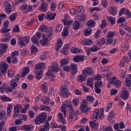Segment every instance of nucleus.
Masks as SVG:
<instances>
[{
	"mask_svg": "<svg viewBox=\"0 0 131 131\" xmlns=\"http://www.w3.org/2000/svg\"><path fill=\"white\" fill-rule=\"evenodd\" d=\"M114 85L116 86V88H121V81H120V80H117L115 82Z\"/></svg>",
	"mask_w": 131,
	"mask_h": 131,
	"instance_id": "603ef678",
	"label": "nucleus"
},
{
	"mask_svg": "<svg viewBox=\"0 0 131 131\" xmlns=\"http://www.w3.org/2000/svg\"><path fill=\"white\" fill-rule=\"evenodd\" d=\"M71 52L74 54H78V53H80V50H79L78 48L73 47L71 49Z\"/></svg>",
	"mask_w": 131,
	"mask_h": 131,
	"instance_id": "de8ad7c7",
	"label": "nucleus"
},
{
	"mask_svg": "<svg viewBox=\"0 0 131 131\" xmlns=\"http://www.w3.org/2000/svg\"><path fill=\"white\" fill-rule=\"evenodd\" d=\"M68 33H69V31L67 30H63V32L61 33V35H62V36L63 37H66V36H67V35H68Z\"/></svg>",
	"mask_w": 131,
	"mask_h": 131,
	"instance_id": "13d9d810",
	"label": "nucleus"
},
{
	"mask_svg": "<svg viewBox=\"0 0 131 131\" xmlns=\"http://www.w3.org/2000/svg\"><path fill=\"white\" fill-rule=\"evenodd\" d=\"M95 101V98L93 96H89L85 98V100H82L81 102L80 108L77 111V113L81 111V113H88L91 111V108L88 107V102L93 103Z\"/></svg>",
	"mask_w": 131,
	"mask_h": 131,
	"instance_id": "f257e3e1",
	"label": "nucleus"
},
{
	"mask_svg": "<svg viewBox=\"0 0 131 131\" xmlns=\"http://www.w3.org/2000/svg\"><path fill=\"white\" fill-rule=\"evenodd\" d=\"M58 122H61L62 124H66V120L64 119V116L62 113H59V114H58Z\"/></svg>",
	"mask_w": 131,
	"mask_h": 131,
	"instance_id": "dca6fc26",
	"label": "nucleus"
},
{
	"mask_svg": "<svg viewBox=\"0 0 131 131\" xmlns=\"http://www.w3.org/2000/svg\"><path fill=\"white\" fill-rule=\"evenodd\" d=\"M74 62L75 63H78V62H82V61H84V56L82 55H76L73 58Z\"/></svg>",
	"mask_w": 131,
	"mask_h": 131,
	"instance_id": "2eb2a0df",
	"label": "nucleus"
},
{
	"mask_svg": "<svg viewBox=\"0 0 131 131\" xmlns=\"http://www.w3.org/2000/svg\"><path fill=\"white\" fill-rule=\"evenodd\" d=\"M17 81L15 80V79H12L10 81V88L14 89L17 86Z\"/></svg>",
	"mask_w": 131,
	"mask_h": 131,
	"instance_id": "cd10ccee",
	"label": "nucleus"
},
{
	"mask_svg": "<svg viewBox=\"0 0 131 131\" xmlns=\"http://www.w3.org/2000/svg\"><path fill=\"white\" fill-rule=\"evenodd\" d=\"M24 129L27 131H32L33 130V127L29 125H26L24 126Z\"/></svg>",
	"mask_w": 131,
	"mask_h": 131,
	"instance_id": "a19ab883",
	"label": "nucleus"
},
{
	"mask_svg": "<svg viewBox=\"0 0 131 131\" xmlns=\"http://www.w3.org/2000/svg\"><path fill=\"white\" fill-rule=\"evenodd\" d=\"M116 115L114 114V111H111L110 113V114L108 116V118H114V117H115Z\"/></svg>",
	"mask_w": 131,
	"mask_h": 131,
	"instance_id": "774afa93",
	"label": "nucleus"
},
{
	"mask_svg": "<svg viewBox=\"0 0 131 131\" xmlns=\"http://www.w3.org/2000/svg\"><path fill=\"white\" fill-rule=\"evenodd\" d=\"M82 90L84 93H89L90 90L88 89L86 86L84 84L82 85Z\"/></svg>",
	"mask_w": 131,
	"mask_h": 131,
	"instance_id": "4d7b16f0",
	"label": "nucleus"
},
{
	"mask_svg": "<svg viewBox=\"0 0 131 131\" xmlns=\"http://www.w3.org/2000/svg\"><path fill=\"white\" fill-rule=\"evenodd\" d=\"M45 67H46V64L43 62L37 64L35 66V71H36V70H40L41 69H43Z\"/></svg>",
	"mask_w": 131,
	"mask_h": 131,
	"instance_id": "4be33fe9",
	"label": "nucleus"
},
{
	"mask_svg": "<svg viewBox=\"0 0 131 131\" xmlns=\"http://www.w3.org/2000/svg\"><path fill=\"white\" fill-rule=\"evenodd\" d=\"M115 35V32H109L107 34V39H106L108 45H110L113 41V37Z\"/></svg>",
	"mask_w": 131,
	"mask_h": 131,
	"instance_id": "1a4fd4ad",
	"label": "nucleus"
},
{
	"mask_svg": "<svg viewBox=\"0 0 131 131\" xmlns=\"http://www.w3.org/2000/svg\"><path fill=\"white\" fill-rule=\"evenodd\" d=\"M73 104L74 106H77L79 103V99L78 98L74 99L72 100Z\"/></svg>",
	"mask_w": 131,
	"mask_h": 131,
	"instance_id": "bf43d9fd",
	"label": "nucleus"
},
{
	"mask_svg": "<svg viewBox=\"0 0 131 131\" xmlns=\"http://www.w3.org/2000/svg\"><path fill=\"white\" fill-rule=\"evenodd\" d=\"M29 73V68L27 67H24L21 69V77H24Z\"/></svg>",
	"mask_w": 131,
	"mask_h": 131,
	"instance_id": "f3484780",
	"label": "nucleus"
},
{
	"mask_svg": "<svg viewBox=\"0 0 131 131\" xmlns=\"http://www.w3.org/2000/svg\"><path fill=\"white\" fill-rule=\"evenodd\" d=\"M124 28L125 30H126L127 31H128L127 33H128V35H131V29H130V28H129L128 26H125V27H124Z\"/></svg>",
	"mask_w": 131,
	"mask_h": 131,
	"instance_id": "69168bd1",
	"label": "nucleus"
},
{
	"mask_svg": "<svg viewBox=\"0 0 131 131\" xmlns=\"http://www.w3.org/2000/svg\"><path fill=\"white\" fill-rule=\"evenodd\" d=\"M86 24L89 27H94L95 26L96 23H95V21L90 19L86 22Z\"/></svg>",
	"mask_w": 131,
	"mask_h": 131,
	"instance_id": "f704fd0d",
	"label": "nucleus"
},
{
	"mask_svg": "<svg viewBox=\"0 0 131 131\" xmlns=\"http://www.w3.org/2000/svg\"><path fill=\"white\" fill-rule=\"evenodd\" d=\"M5 8V12L6 14H11L12 13V9L11 8V4L9 2H5L4 4Z\"/></svg>",
	"mask_w": 131,
	"mask_h": 131,
	"instance_id": "9b49d317",
	"label": "nucleus"
},
{
	"mask_svg": "<svg viewBox=\"0 0 131 131\" xmlns=\"http://www.w3.org/2000/svg\"><path fill=\"white\" fill-rule=\"evenodd\" d=\"M94 83V79L93 78H89L87 79V85L88 86H90L91 88V89H93L94 88V85L93 84Z\"/></svg>",
	"mask_w": 131,
	"mask_h": 131,
	"instance_id": "393cba45",
	"label": "nucleus"
},
{
	"mask_svg": "<svg viewBox=\"0 0 131 131\" xmlns=\"http://www.w3.org/2000/svg\"><path fill=\"white\" fill-rule=\"evenodd\" d=\"M8 49V44L7 43H1L0 44V50L6 52V50Z\"/></svg>",
	"mask_w": 131,
	"mask_h": 131,
	"instance_id": "ea45409f",
	"label": "nucleus"
},
{
	"mask_svg": "<svg viewBox=\"0 0 131 131\" xmlns=\"http://www.w3.org/2000/svg\"><path fill=\"white\" fill-rule=\"evenodd\" d=\"M100 35H101V30H98L97 32H96L94 36L95 38H99V37H100Z\"/></svg>",
	"mask_w": 131,
	"mask_h": 131,
	"instance_id": "052dcab7",
	"label": "nucleus"
},
{
	"mask_svg": "<svg viewBox=\"0 0 131 131\" xmlns=\"http://www.w3.org/2000/svg\"><path fill=\"white\" fill-rule=\"evenodd\" d=\"M59 69H60V68L58 67L57 62H53L52 65L49 68L48 74L51 75L52 74V72H55V73H57L59 72Z\"/></svg>",
	"mask_w": 131,
	"mask_h": 131,
	"instance_id": "20e7f679",
	"label": "nucleus"
},
{
	"mask_svg": "<svg viewBox=\"0 0 131 131\" xmlns=\"http://www.w3.org/2000/svg\"><path fill=\"white\" fill-rule=\"evenodd\" d=\"M8 75L9 77H12L14 76V72L12 70H9L8 72Z\"/></svg>",
	"mask_w": 131,
	"mask_h": 131,
	"instance_id": "e2e57ef3",
	"label": "nucleus"
},
{
	"mask_svg": "<svg viewBox=\"0 0 131 131\" xmlns=\"http://www.w3.org/2000/svg\"><path fill=\"white\" fill-rule=\"evenodd\" d=\"M17 14L16 13H12L11 15L9 16V19L11 21V22H14L15 20H16V18H17Z\"/></svg>",
	"mask_w": 131,
	"mask_h": 131,
	"instance_id": "58836bf2",
	"label": "nucleus"
},
{
	"mask_svg": "<svg viewBox=\"0 0 131 131\" xmlns=\"http://www.w3.org/2000/svg\"><path fill=\"white\" fill-rule=\"evenodd\" d=\"M84 35L86 36H89L92 33V29L91 28H88L87 29H85L83 31Z\"/></svg>",
	"mask_w": 131,
	"mask_h": 131,
	"instance_id": "473e14b6",
	"label": "nucleus"
},
{
	"mask_svg": "<svg viewBox=\"0 0 131 131\" xmlns=\"http://www.w3.org/2000/svg\"><path fill=\"white\" fill-rule=\"evenodd\" d=\"M29 115L30 116V118L32 119V118H34L35 114L33 111H30L29 112Z\"/></svg>",
	"mask_w": 131,
	"mask_h": 131,
	"instance_id": "680f3d73",
	"label": "nucleus"
},
{
	"mask_svg": "<svg viewBox=\"0 0 131 131\" xmlns=\"http://www.w3.org/2000/svg\"><path fill=\"white\" fill-rule=\"evenodd\" d=\"M128 95H129V92L127 90H123L120 97L123 100H126L128 98Z\"/></svg>",
	"mask_w": 131,
	"mask_h": 131,
	"instance_id": "a211bd4d",
	"label": "nucleus"
},
{
	"mask_svg": "<svg viewBox=\"0 0 131 131\" xmlns=\"http://www.w3.org/2000/svg\"><path fill=\"white\" fill-rule=\"evenodd\" d=\"M83 75H85V76H88V75H92V74H94V71H93V69L91 67L85 68L82 71Z\"/></svg>",
	"mask_w": 131,
	"mask_h": 131,
	"instance_id": "6e6552de",
	"label": "nucleus"
},
{
	"mask_svg": "<svg viewBox=\"0 0 131 131\" xmlns=\"http://www.w3.org/2000/svg\"><path fill=\"white\" fill-rule=\"evenodd\" d=\"M108 11L111 12L113 16H115L117 14V9L115 7H108Z\"/></svg>",
	"mask_w": 131,
	"mask_h": 131,
	"instance_id": "bb28decb",
	"label": "nucleus"
},
{
	"mask_svg": "<svg viewBox=\"0 0 131 131\" xmlns=\"http://www.w3.org/2000/svg\"><path fill=\"white\" fill-rule=\"evenodd\" d=\"M62 28H63V25L62 24H59L56 27V30L57 32H59L62 30Z\"/></svg>",
	"mask_w": 131,
	"mask_h": 131,
	"instance_id": "5fc2aeb1",
	"label": "nucleus"
},
{
	"mask_svg": "<svg viewBox=\"0 0 131 131\" xmlns=\"http://www.w3.org/2000/svg\"><path fill=\"white\" fill-rule=\"evenodd\" d=\"M12 64H14V65H16L17 64V62H18V58L16 57H12Z\"/></svg>",
	"mask_w": 131,
	"mask_h": 131,
	"instance_id": "338daca9",
	"label": "nucleus"
},
{
	"mask_svg": "<svg viewBox=\"0 0 131 131\" xmlns=\"http://www.w3.org/2000/svg\"><path fill=\"white\" fill-rule=\"evenodd\" d=\"M40 88L42 90L43 94H48V85L47 83H43L41 85Z\"/></svg>",
	"mask_w": 131,
	"mask_h": 131,
	"instance_id": "a878e982",
	"label": "nucleus"
},
{
	"mask_svg": "<svg viewBox=\"0 0 131 131\" xmlns=\"http://www.w3.org/2000/svg\"><path fill=\"white\" fill-rule=\"evenodd\" d=\"M13 32H19L20 31V28L18 25H16L14 26L13 29Z\"/></svg>",
	"mask_w": 131,
	"mask_h": 131,
	"instance_id": "6e6d98bb",
	"label": "nucleus"
},
{
	"mask_svg": "<svg viewBox=\"0 0 131 131\" xmlns=\"http://www.w3.org/2000/svg\"><path fill=\"white\" fill-rule=\"evenodd\" d=\"M68 50H69V44H66L60 50V53L62 55L66 56L67 55H68Z\"/></svg>",
	"mask_w": 131,
	"mask_h": 131,
	"instance_id": "4468645a",
	"label": "nucleus"
},
{
	"mask_svg": "<svg viewBox=\"0 0 131 131\" xmlns=\"http://www.w3.org/2000/svg\"><path fill=\"white\" fill-rule=\"evenodd\" d=\"M107 19L109 22H111L112 25H114L115 24V18L108 16H107Z\"/></svg>",
	"mask_w": 131,
	"mask_h": 131,
	"instance_id": "c9c22d12",
	"label": "nucleus"
},
{
	"mask_svg": "<svg viewBox=\"0 0 131 131\" xmlns=\"http://www.w3.org/2000/svg\"><path fill=\"white\" fill-rule=\"evenodd\" d=\"M9 27V20H6L3 24V27L1 29V31L3 33H6L11 30V29H7Z\"/></svg>",
	"mask_w": 131,
	"mask_h": 131,
	"instance_id": "9d476101",
	"label": "nucleus"
},
{
	"mask_svg": "<svg viewBox=\"0 0 131 131\" xmlns=\"http://www.w3.org/2000/svg\"><path fill=\"white\" fill-rule=\"evenodd\" d=\"M90 125L91 128H93L95 130H97L98 127H99V124L95 122H90Z\"/></svg>",
	"mask_w": 131,
	"mask_h": 131,
	"instance_id": "b1692460",
	"label": "nucleus"
},
{
	"mask_svg": "<svg viewBox=\"0 0 131 131\" xmlns=\"http://www.w3.org/2000/svg\"><path fill=\"white\" fill-rule=\"evenodd\" d=\"M78 19L79 21H81L82 22L83 21H85V19H86L85 14H82L81 15H78Z\"/></svg>",
	"mask_w": 131,
	"mask_h": 131,
	"instance_id": "37998d69",
	"label": "nucleus"
},
{
	"mask_svg": "<svg viewBox=\"0 0 131 131\" xmlns=\"http://www.w3.org/2000/svg\"><path fill=\"white\" fill-rule=\"evenodd\" d=\"M60 96L61 97H63V98H68L71 93L68 89L67 88V85L63 84L62 86H60Z\"/></svg>",
	"mask_w": 131,
	"mask_h": 131,
	"instance_id": "7ed1b4c3",
	"label": "nucleus"
},
{
	"mask_svg": "<svg viewBox=\"0 0 131 131\" xmlns=\"http://www.w3.org/2000/svg\"><path fill=\"white\" fill-rule=\"evenodd\" d=\"M31 52L32 54H34V53H36L37 52V48L35 47L34 45H32L31 46Z\"/></svg>",
	"mask_w": 131,
	"mask_h": 131,
	"instance_id": "8fccbe9b",
	"label": "nucleus"
},
{
	"mask_svg": "<svg viewBox=\"0 0 131 131\" xmlns=\"http://www.w3.org/2000/svg\"><path fill=\"white\" fill-rule=\"evenodd\" d=\"M126 78L127 79L126 80V83H127V85L128 86H129L131 83V74L129 75L128 76H127Z\"/></svg>",
	"mask_w": 131,
	"mask_h": 131,
	"instance_id": "c03bdc74",
	"label": "nucleus"
},
{
	"mask_svg": "<svg viewBox=\"0 0 131 131\" xmlns=\"http://www.w3.org/2000/svg\"><path fill=\"white\" fill-rule=\"evenodd\" d=\"M71 67V72L72 75H75L78 71V69H77V65L76 64H71L70 65Z\"/></svg>",
	"mask_w": 131,
	"mask_h": 131,
	"instance_id": "ddd939ff",
	"label": "nucleus"
},
{
	"mask_svg": "<svg viewBox=\"0 0 131 131\" xmlns=\"http://www.w3.org/2000/svg\"><path fill=\"white\" fill-rule=\"evenodd\" d=\"M106 26H107V21H106V20L103 19L102 20L100 28L103 29L106 27Z\"/></svg>",
	"mask_w": 131,
	"mask_h": 131,
	"instance_id": "864d4df0",
	"label": "nucleus"
},
{
	"mask_svg": "<svg viewBox=\"0 0 131 131\" xmlns=\"http://www.w3.org/2000/svg\"><path fill=\"white\" fill-rule=\"evenodd\" d=\"M69 111H70V113H69V118H70V119H73V117L74 116V115L75 114V113H74V109L73 108H71V110H69Z\"/></svg>",
	"mask_w": 131,
	"mask_h": 131,
	"instance_id": "4c0bfd02",
	"label": "nucleus"
},
{
	"mask_svg": "<svg viewBox=\"0 0 131 131\" xmlns=\"http://www.w3.org/2000/svg\"><path fill=\"white\" fill-rule=\"evenodd\" d=\"M66 18H68V15H66L64 16V19H62V22H63L64 25L68 26L69 25H72V23H73V20H67Z\"/></svg>",
	"mask_w": 131,
	"mask_h": 131,
	"instance_id": "6ab92c4d",
	"label": "nucleus"
},
{
	"mask_svg": "<svg viewBox=\"0 0 131 131\" xmlns=\"http://www.w3.org/2000/svg\"><path fill=\"white\" fill-rule=\"evenodd\" d=\"M40 43L42 46H47L49 43V39L47 38H43L40 40Z\"/></svg>",
	"mask_w": 131,
	"mask_h": 131,
	"instance_id": "e433bc0d",
	"label": "nucleus"
},
{
	"mask_svg": "<svg viewBox=\"0 0 131 131\" xmlns=\"http://www.w3.org/2000/svg\"><path fill=\"white\" fill-rule=\"evenodd\" d=\"M47 117H48V115L46 113H42L39 116H36L34 118L35 124L39 125L40 123H43L46 121Z\"/></svg>",
	"mask_w": 131,
	"mask_h": 131,
	"instance_id": "f03ea898",
	"label": "nucleus"
},
{
	"mask_svg": "<svg viewBox=\"0 0 131 131\" xmlns=\"http://www.w3.org/2000/svg\"><path fill=\"white\" fill-rule=\"evenodd\" d=\"M21 109H22V106L21 104H16L14 106L13 111L14 113H19V112Z\"/></svg>",
	"mask_w": 131,
	"mask_h": 131,
	"instance_id": "5701e85b",
	"label": "nucleus"
},
{
	"mask_svg": "<svg viewBox=\"0 0 131 131\" xmlns=\"http://www.w3.org/2000/svg\"><path fill=\"white\" fill-rule=\"evenodd\" d=\"M67 108H69V110L73 108V105L71 104V101H65L64 102H63L61 107L62 111H64V110L67 109Z\"/></svg>",
	"mask_w": 131,
	"mask_h": 131,
	"instance_id": "423d86ee",
	"label": "nucleus"
},
{
	"mask_svg": "<svg viewBox=\"0 0 131 131\" xmlns=\"http://www.w3.org/2000/svg\"><path fill=\"white\" fill-rule=\"evenodd\" d=\"M2 101L3 102H11L12 99L7 97V96H3L1 98Z\"/></svg>",
	"mask_w": 131,
	"mask_h": 131,
	"instance_id": "a18cd8bd",
	"label": "nucleus"
},
{
	"mask_svg": "<svg viewBox=\"0 0 131 131\" xmlns=\"http://www.w3.org/2000/svg\"><path fill=\"white\" fill-rule=\"evenodd\" d=\"M96 43L97 46H103L105 43V38H102L99 39L96 41Z\"/></svg>",
	"mask_w": 131,
	"mask_h": 131,
	"instance_id": "2f4dec72",
	"label": "nucleus"
},
{
	"mask_svg": "<svg viewBox=\"0 0 131 131\" xmlns=\"http://www.w3.org/2000/svg\"><path fill=\"white\" fill-rule=\"evenodd\" d=\"M48 5L47 2L42 3L38 8V10L41 11V12H47L48 11Z\"/></svg>",
	"mask_w": 131,
	"mask_h": 131,
	"instance_id": "f8f14e48",
	"label": "nucleus"
},
{
	"mask_svg": "<svg viewBox=\"0 0 131 131\" xmlns=\"http://www.w3.org/2000/svg\"><path fill=\"white\" fill-rule=\"evenodd\" d=\"M68 64V60L67 59H62L60 60V67H62L64 65H67Z\"/></svg>",
	"mask_w": 131,
	"mask_h": 131,
	"instance_id": "09e8293b",
	"label": "nucleus"
},
{
	"mask_svg": "<svg viewBox=\"0 0 131 131\" xmlns=\"http://www.w3.org/2000/svg\"><path fill=\"white\" fill-rule=\"evenodd\" d=\"M39 31H42L43 32H48V26H41L39 28Z\"/></svg>",
	"mask_w": 131,
	"mask_h": 131,
	"instance_id": "79ce46f5",
	"label": "nucleus"
},
{
	"mask_svg": "<svg viewBox=\"0 0 131 131\" xmlns=\"http://www.w3.org/2000/svg\"><path fill=\"white\" fill-rule=\"evenodd\" d=\"M42 75V71H37L35 75V78L37 80H39L41 78Z\"/></svg>",
	"mask_w": 131,
	"mask_h": 131,
	"instance_id": "72a5a7b5",
	"label": "nucleus"
},
{
	"mask_svg": "<svg viewBox=\"0 0 131 131\" xmlns=\"http://www.w3.org/2000/svg\"><path fill=\"white\" fill-rule=\"evenodd\" d=\"M63 46V42H62V40H58L56 43L55 50L56 52H59L61 49V47Z\"/></svg>",
	"mask_w": 131,
	"mask_h": 131,
	"instance_id": "412c9836",
	"label": "nucleus"
},
{
	"mask_svg": "<svg viewBox=\"0 0 131 131\" xmlns=\"http://www.w3.org/2000/svg\"><path fill=\"white\" fill-rule=\"evenodd\" d=\"M6 115V113L4 111H0V120H2L5 117Z\"/></svg>",
	"mask_w": 131,
	"mask_h": 131,
	"instance_id": "0e129e2a",
	"label": "nucleus"
},
{
	"mask_svg": "<svg viewBox=\"0 0 131 131\" xmlns=\"http://www.w3.org/2000/svg\"><path fill=\"white\" fill-rule=\"evenodd\" d=\"M99 115H100V111H99V109H96V110L94 112V114L93 115L94 121H96V120L98 119Z\"/></svg>",
	"mask_w": 131,
	"mask_h": 131,
	"instance_id": "c85d7f7f",
	"label": "nucleus"
},
{
	"mask_svg": "<svg viewBox=\"0 0 131 131\" xmlns=\"http://www.w3.org/2000/svg\"><path fill=\"white\" fill-rule=\"evenodd\" d=\"M77 80L79 82H83V81L86 80V77L82 74H79L77 76Z\"/></svg>",
	"mask_w": 131,
	"mask_h": 131,
	"instance_id": "aec40b11",
	"label": "nucleus"
},
{
	"mask_svg": "<svg viewBox=\"0 0 131 131\" xmlns=\"http://www.w3.org/2000/svg\"><path fill=\"white\" fill-rule=\"evenodd\" d=\"M127 9L125 8H122L120 12H119V15L120 16H121V15H122L123 13L124 14H126V13H127Z\"/></svg>",
	"mask_w": 131,
	"mask_h": 131,
	"instance_id": "3c124183",
	"label": "nucleus"
},
{
	"mask_svg": "<svg viewBox=\"0 0 131 131\" xmlns=\"http://www.w3.org/2000/svg\"><path fill=\"white\" fill-rule=\"evenodd\" d=\"M80 22L78 21H75L74 23L73 24V29L75 30H77L79 28V27L80 26Z\"/></svg>",
	"mask_w": 131,
	"mask_h": 131,
	"instance_id": "c756f323",
	"label": "nucleus"
},
{
	"mask_svg": "<svg viewBox=\"0 0 131 131\" xmlns=\"http://www.w3.org/2000/svg\"><path fill=\"white\" fill-rule=\"evenodd\" d=\"M31 40L33 41L34 45H36V46L38 45V39L36 37L33 36L31 38Z\"/></svg>",
	"mask_w": 131,
	"mask_h": 131,
	"instance_id": "49530a36",
	"label": "nucleus"
},
{
	"mask_svg": "<svg viewBox=\"0 0 131 131\" xmlns=\"http://www.w3.org/2000/svg\"><path fill=\"white\" fill-rule=\"evenodd\" d=\"M9 68V65L6 63V62H3V63L0 64V71L3 75H6L7 74V71Z\"/></svg>",
	"mask_w": 131,
	"mask_h": 131,
	"instance_id": "0eeeda50",
	"label": "nucleus"
},
{
	"mask_svg": "<svg viewBox=\"0 0 131 131\" xmlns=\"http://www.w3.org/2000/svg\"><path fill=\"white\" fill-rule=\"evenodd\" d=\"M93 43V40L91 39H85L82 41V45L83 46H90Z\"/></svg>",
	"mask_w": 131,
	"mask_h": 131,
	"instance_id": "7c9ffc66",
	"label": "nucleus"
},
{
	"mask_svg": "<svg viewBox=\"0 0 131 131\" xmlns=\"http://www.w3.org/2000/svg\"><path fill=\"white\" fill-rule=\"evenodd\" d=\"M29 40H30V39L28 36L21 37L18 39V45L22 47H24L25 45H27L28 42H29Z\"/></svg>",
	"mask_w": 131,
	"mask_h": 131,
	"instance_id": "39448f33",
	"label": "nucleus"
}]
</instances>
